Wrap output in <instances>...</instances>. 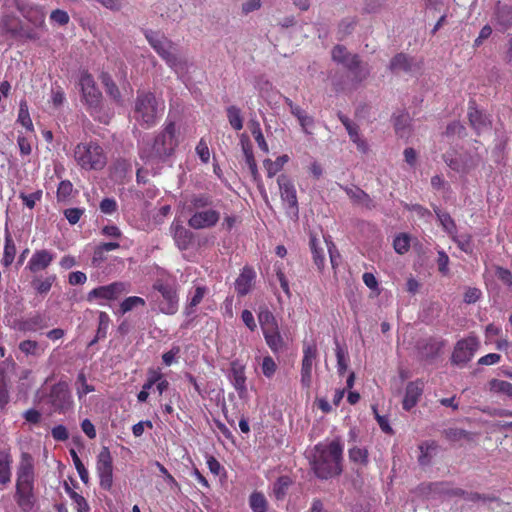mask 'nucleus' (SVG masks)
<instances>
[{
	"label": "nucleus",
	"mask_w": 512,
	"mask_h": 512,
	"mask_svg": "<svg viewBox=\"0 0 512 512\" xmlns=\"http://www.w3.org/2000/svg\"><path fill=\"white\" fill-rule=\"evenodd\" d=\"M414 63L413 58L409 57L404 53L396 54L390 61L389 68L392 72H411Z\"/></svg>",
	"instance_id": "obj_30"
},
{
	"label": "nucleus",
	"mask_w": 512,
	"mask_h": 512,
	"mask_svg": "<svg viewBox=\"0 0 512 512\" xmlns=\"http://www.w3.org/2000/svg\"><path fill=\"white\" fill-rule=\"evenodd\" d=\"M443 159L452 170L463 174L469 173L476 166L472 158L463 160L462 158H453L450 154L445 153Z\"/></svg>",
	"instance_id": "obj_28"
},
{
	"label": "nucleus",
	"mask_w": 512,
	"mask_h": 512,
	"mask_svg": "<svg viewBox=\"0 0 512 512\" xmlns=\"http://www.w3.org/2000/svg\"><path fill=\"white\" fill-rule=\"evenodd\" d=\"M450 482H430L423 483L419 486L420 494L427 499H436L440 497H448Z\"/></svg>",
	"instance_id": "obj_22"
},
{
	"label": "nucleus",
	"mask_w": 512,
	"mask_h": 512,
	"mask_svg": "<svg viewBox=\"0 0 512 512\" xmlns=\"http://www.w3.org/2000/svg\"><path fill=\"white\" fill-rule=\"evenodd\" d=\"M96 472L100 487L110 491L113 485V459L108 447H103L97 456Z\"/></svg>",
	"instance_id": "obj_13"
},
{
	"label": "nucleus",
	"mask_w": 512,
	"mask_h": 512,
	"mask_svg": "<svg viewBox=\"0 0 512 512\" xmlns=\"http://www.w3.org/2000/svg\"><path fill=\"white\" fill-rule=\"evenodd\" d=\"M468 119L470 125L475 129V131L478 134L488 130L491 124L490 120L485 114H483L481 111L477 110L472 106L469 107Z\"/></svg>",
	"instance_id": "obj_27"
},
{
	"label": "nucleus",
	"mask_w": 512,
	"mask_h": 512,
	"mask_svg": "<svg viewBox=\"0 0 512 512\" xmlns=\"http://www.w3.org/2000/svg\"><path fill=\"white\" fill-rule=\"evenodd\" d=\"M155 466L158 468L159 472L164 476L165 478V481L166 483L171 487V488H177L179 489L180 486H179V483L177 482V480L174 478V476L166 469V467L161 464L160 462L156 461L155 463Z\"/></svg>",
	"instance_id": "obj_59"
},
{
	"label": "nucleus",
	"mask_w": 512,
	"mask_h": 512,
	"mask_svg": "<svg viewBox=\"0 0 512 512\" xmlns=\"http://www.w3.org/2000/svg\"><path fill=\"white\" fill-rule=\"evenodd\" d=\"M348 456L351 462L366 466L369 462V454L366 448L354 446L349 449Z\"/></svg>",
	"instance_id": "obj_46"
},
{
	"label": "nucleus",
	"mask_w": 512,
	"mask_h": 512,
	"mask_svg": "<svg viewBox=\"0 0 512 512\" xmlns=\"http://www.w3.org/2000/svg\"><path fill=\"white\" fill-rule=\"evenodd\" d=\"M54 260V254L47 249L35 250L25 269L33 274L47 269Z\"/></svg>",
	"instance_id": "obj_20"
},
{
	"label": "nucleus",
	"mask_w": 512,
	"mask_h": 512,
	"mask_svg": "<svg viewBox=\"0 0 512 512\" xmlns=\"http://www.w3.org/2000/svg\"><path fill=\"white\" fill-rule=\"evenodd\" d=\"M36 469L33 456L28 452L20 454L16 466L14 501L21 512H30L37 503Z\"/></svg>",
	"instance_id": "obj_1"
},
{
	"label": "nucleus",
	"mask_w": 512,
	"mask_h": 512,
	"mask_svg": "<svg viewBox=\"0 0 512 512\" xmlns=\"http://www.w3.org/2000/svg\"><path fill=\"white\" fill-rule=\"evenodd\" d=\"M289 159V156L286 154L277 157L274 161L271 159H265L263 161V165L267 172V177L273 178L283 169L284 165L288 163Z\"/></svg>",
	"instance_id": "obj_37"
},
{
	"label": "nucleus",
	"mask_w": 512,
	"mask_h": 512,
	"mask_svg": "<svg viewBox=\"0 0 512 512\" xmlns=\"http://www.w3.org/2000/svg\"><path fill=\"white\" fill-rule=\"evenodd\" d=\"M495 275L509 290L512 291V273L507 268L497 267Z\"/></svg>",
	"instance_id": "obj_58"
},
{
	"label": "nucleus",
	"mask_w": 512,
	"mask_h": 512,
	"mask_svg": "<svg viewBox=\"0 0 512 512\" xmlns=\"http://www.w3.org/2000/svg\"><path fill=\"white\" fill-rule=\"evenodd\" d=\"M102 82L105 86L106 93L117 103H120L122 100L121 93H120L118 86L112 80V78L108 74H103Z\"/></svg>",
	"instance_id": "obj_48"
},
{
	"label": "nucleus",
	"mask_w": 512,
	"mask_h": 512,
	"mask_svg": "<svg viewBox=\"0 0 512 512\" xmlns=\"http://www.w3.org/2000/svg\"><path fill=\"white\" fill-rule=\"evenodd\" d=\"M226 113L231 127L236 131L241 130L243 128V117L240 109L235 105H231L227 107Z\"/></svg>",
	"instance_id": "obj_44"
},
{
	"label": "nucleus",
	"mask_w": 512,
	"mask_h": 512,
	"mask_svg": "<svg viewBox=\"0 0 512 512\" xmlns=\"http://www.w3.org/2000/svg\"><path fill=\"white\" fill-rule=\"evenodd\" d=\"M171 230L173 239L179 250H187L191 246L194 239L193 233L181 224H172Z\"/></svg>",
	"instance_id": "obj_24"
},
{
	"label": "nucleus",
	"mask_w": 512,
	"mask_h": 512,
	"mask_svg": "<svg viewBox=\"0 0 512 512\" xmlns=\"http://www.w3.org/2000/svg\"><path fill=\"white\" fill-rule=\"evenodd\" d=\"M196 153L203 163H208L210 159V151L207 142L201 138L196 146Z\"/></svg>",
	"instance_id": "obj_63"
},
{
	"label": "nucleus",
	"mask_w": 512,
	"mask_h": 512,
	"mask_svg": "<svg viewBox=\"0 0 512 512\" xmlns=\"http://www.w3.org/2000/svg\"><path fill=\"white\" fill-rule=\"evenodd\" d=\"M277 184L286 215L291 219H297L299 215V205L293 180L286 174H280L277 178Z\"/></svg>",
	"instance_id": "obj_9"
},
{
	"label": "nucleus",
	"mask_w": 512,
	"mask_h": 512,
	"mask_svg": "<svg viewBox=\"0 0 512 512\" xmlns=\"http://www.w3.org/2000/svg\"><path fill=\"white\" fill-rule=\"evenodd\" d=\"M345 192L355 203L363 205L368 209L375 207L371 197L361 188H345Z\"/></svg>",
	"instance_id": "obj_35"
},
{
	"label": "nucleus",
	"mask_w": 512,
	"mask_h": 512,
	"mask_svg": "<svg viewBox=\"0 0 512 512\" xmlns=\"http://www.w3.org/2000/svg\"><path fill=\"white\" fill-rule=\"evenodd\" d=\"M15 7L22 16L36 28H45L46 11L43 6L30 5L23 0H13Z\"/></svg>",
	"instance_id": "obj_16"
},
{
	"label": "nucleus",
	"mask_w": 512,
	"mask_h": 512,
	"mask_svg": "<svg viewBox=\"0 0 512 512\" xmlns=\"http://www.w3.org/2000/svg\"><path fill=\"white\" fill-rule=\"evenodd\" d=\"M438 448V444L436 441H424L419 446L418 449L420 454L418 456V462L421 466H427L430 464L432 459V453L435 452Z\"/></svg>",
	"instance_id": "obj_36"
},
{
	"label": "nucleus",
	"mask_w": 512,
	"mask_h": 512,
	"mask_svg": "<svg viewBox=\"0 0 512 512\" xmlns=\"http://www.w3.org/2000/svg\"><path fill=\"white\" fill-rule=\"evenodd\" d=\"M309 245L312 252L314 264L320 271L323 270L325 266V254L323 248L319 246V239L315 235H311Z\"/></svg>",
	"instance_id": "obj_38"
},
{
	"label": "nucleus",
	"mask_w": 512,
	"mask_h": 512,
	"mask_svg": "<svg viewBox=\"0 0 512 512\" xmlns=\"http://www.w3.org/2000/svg\"><path fill=\"white\" fill-rule=\"evenodd\" d=\"M73 192V184L69 180H63L57 188V200L59 202L66 201Z\"/></svg>",
	"instance_id": "obj_56"
},
{
	"label": "nucleus",
	"mask_w": 512,
	"mask_h": 512,
	"mask_svg": "<svg viewBox=\"0 0 512 512\" xmlns=\"http://www.w3.org/2000/svg\"><path fill=\"white\" fill-rule=\"evenodd\" d=\"M164 105L159 103L154 93L146 91H138L135 107L134 118L136 121L146 127H152L156 124L158 113L163 112Z\"/></svg>",
	"instance_id": "obj_6"
},
{
	"label": "nucleus",
	"mask_w": 512,
	"mask_h": 512,
	"mask_svg": "<svg viewBox=\"0 0 512 512\" xmlns=\"http://www.w3.org/2000/svg\"><path fill=\"white\" fill-rule=\"evenodd\" d=\"M145 304L146 303L143 298L138 297V296H130L121 302L120 312H121V314H125V313L131 311L132 309H134L135 307H138V306L144 307Z\"/></svg>",
	"instance_id": "obj_51"
},
{
	"label": "nucleus",
	"mask_w": 512,
	"mask_h": 512,
	"mask_svg": "<svg viewBox=\"0 0 512 512\" xmlns=\"http://www.w3.org/2000/svg\"><path fill=\"white\" fill-rule=\"evenodd\" d=\"M56 280L57 276L55 274H50L45 278L34 277L31 281V286L37 294L46 295L49 293Z\"/></svg>",
	"instance_id": "obj_34"
},
{
	"label": "nucleus",
	"mask_w": 512,
	"mask_h": 512,
	"mask_svg": "<svg viewBox=\"0 0 512 512\" xmlns=\"http://www.w3.org/2000/svg\"><path fill=\"white\" fill-rule=\"evenodd\" d=\"M76 164L84 170L99 171L107 164V156L103 147L96 140L78 143L73 150Z\"/></svg>",
	"instance_id": "obj_5"
},
{
	"label": "nucleus",
	"mask_w": 512,
	"mask_h": 512,
	"mask_svg": "<svg viewBox=\"0 0 512 512\" xmlns=\"http://www.w3.org/2000/svg\"><path fill=\"white\" fill-rule=\"evenodd\" d=\"M16 256V245L9 232L8 228L5 229V243H4V251L3 257L1 260V264L4 267H9L15 259Z\"/></svg>",
	"instance_id": "obj_31"
},
{
	"label": "nucleus",
	"mask_w": 512,
	"mask_h": 512,
	"mask_svg": "<svg viewBox=\"0 0 512 512\" xmlns=\"http://www.w3.org/2000/svg\"><path fill=\"white\" fill-rule=\"evenodd\" d=\"M393 247L398 254H405L410 249V237L401 233L394 238Z\"/></svg>",
	"instance_id": "obj_54"
},
{
	"label": "nucleus",
	"mask_w": 512,
	"mask_h": 512,
	"mask_svg": "<svg viewBox=\"0 0 512 512\" xmlns=\"http://www.w3.org/2000/svg\"><path fill=\"white\" fill-rule=\"evenodd\" d=\"M48 404L51 405L54 412L65 413L73 407V398L69 385L66 381H59L50 388L47 396Z\"/></svg>",
	"instance_id": "obj_11"
},
{
	"label": "nucleus",
	"mask_w": 512,
	"mask_h": 512,
	"mask_svg": "<svg viewBox=\"0 0 512 512\" xmlns=\"http://www.w3.org/2000/svg\"><path fill=\"white\" fill-rule=\"evenodd\" d=\"M331 55L333 61L341 64L352 74L353 82L359 84L369 76L370 71L367 67L362 66L360 57L357 54L350 53L345 46H334Z\"/></svg>",
	"instance_id": "obj_8"
},
{
	"label": "nucleus",
	"mask_w": 512,
	"mask_h": 512,
	"mask_svg": "<svg viewBox=\"0 0 512 512\" xmlns=\"http://www.w3.org/2000/svg\"><path fill=\"white\" fill-rule=\"evenodd\" d=\"M17 121L28 131H34V126L32 119L30 117L28 104L25 100H22L20 102Z\"/></svg>",
	"instance_id": "obj_45"
},
{
	"label": "nucleus",
	"mask_w": 512,
	"mask_h": 512,
	"mask_svg": "<svg viewBox=\"0 0 512 512\" xmlns=\"http://www.w3.org/2000/svg\"><path fill=\"white\" fill-rule=\"evenodd\" d=\"M83 214L84 209L82 208H68L64 210V216L71 225L77 224Z\"/></svg>",
	"instance_id": "obj_60"
},
{
	"label": "nucleus",
	"mask_w": 512,
	"mask_h": 512,
	"mask_svg": "<svg viewBox=\"0 0 512 512\" xmlns=\"http://www.w3.org/2000/svg\"><path fill=\"white\" fill-rule=\"evenodd\" d=\"M230 379L234 388L239 392V394L247 391L245 366L242 365L238 360L231 362Z\"/></svg>",
	"instance_id": "obj_25"
},
{
	"label": "nucleus",
	"mask_w": 512,
	"mask_h": 512,
	"mask_svg": "<svg viewBox=\"0 0 512 512\" xmlns=\"http://www.w3.org/2000/svg\"><path fill=\"white\" fill-rule=\"evenodd\" d=\"M336 358H337V370L340 376H343L348 369V353L347 351L340 346V344L336 341Z\"/></svg>",
	"instance_id": "obj_49"
},
{
	"label": "nucleus",
	"mask_w": 512,
	"mask_h": 512,
	"mask_svg": "<svg viewBox=\"0 0 512 512\" xmlns=\"http://www.w3.org/2000/svg\"><path fill=\"white\" fill-rule=\"evenodd\" d=\"M292 484V480L289 476H280L273 484V493L277 500L283 499L289 487Z\"/></svg>",
	"instance_id": "obj_42"
},
{
	"label": "nucleus",
	"mask_w": 512,
	"mask_h": 512,
	"mask_svg": "<svg viewBox=\"0 0 512 512\" xmlns=\"http://www.w3.org/2000/svg\"><path fill=\"white\" fill-rule=\"evenodd\" d=\"M342 459L343 444L340 439H334L327 444L318 443L310 460L311 469L317 478L328 480L342 473Z\"/></svg>",
	"instance_id": "obj_2"
},
{
	"label": "nucleus",
	"mask_w": 512,
	"mask_h": 512,
	"mask_svg": "<svg viewBox=\"0 0 512 512\" xmlns=\"http://www.w3.org/2000/svg\"><path fill=\"white\" fill-rule=\"evenodd\" d=\"M19 349L25 355H37L38 354V343L33 340H24L20 342Z\"/></svg>",
	"instance_id": "obj_64"
},
{
	"label": "nucleus",
	"mask_w": 512,
	"mask_h": 512,
	"mask_svg": "<svg viewBox=\"0 0 512 512\" xmlns=\"http://www.w3.org/2000/svg\"><path fill=\"white\" fill-rule=\"evenodd\" d=\"M446 341L442 338L429 337L418 342L417 349L423 360H433L439 356L445 347Z\"/></svg>",
	"instance_id": "obj_19"
},
{
	"label": "nucleus",
	"mask_w": 512,
	"mask_h": 512,
	"mask_svg": "<svg viewBox=\"0 0 512 512\" xmlns=\"http://www.w3.org/2000/svg\"><path fill=\"white\" fill-rule=\"evenodd\" d=\"M20 198L22 199L24 205H26L29 209H33L37 201L42 198V191L38 190L31 194H20Z\"/></svg>",
	"instance_id": "obj_61"
},
{
	"label": "nucleus",
	"mask_w": 512,
	"mask_h": 512,
	"mask_svg": "<svg viewBox=\"0 0 512 512\" xmlns=\"http://www.w3.org/2000/svg\"><path fill=\"white\" fill-rule=\"evenodd\" d=\"M110 322H111L110 317L106 312H104V311L99 312L98 328H97L96 336L89 343V346L96 344L100 339H104L107 336Z\"/></svg>",
	"instance_id": "obj_40"
},
{
	"label": "nucleus",
	"mask_w": 512,
	"mask_h": 512,
	"mask_svg": "<svg viewBox=\"0 0 512 512\" xmlns=\"http://www.w3.org/2000/svg\"><path fill=\"white\" fill-rule=\"evenodd\" d=\"M245 162L250 170L253 181L255 183H257L259 189H261V190H263V192H265L263 183H262V179H261V176L258 171L255 157L254 156L246 157Z\"/></svg>",
	"instance_id": "obj_55"
},
{
	"label": "nucleus",
	"mask_w": 512,
	"mask_h": 512,
	"mask_svg": "<svg viewBox=\"0 0 512 512\" xmlns=\"http://www.w3.org/2000/svg\"><path fill=\"white\" fill-rule=\"evenodd\" d=\"M187 210L191 213L188 226L194 230L210 229L217 225L220 212L213 207V197L209 193H194L189 196Z\"/></svg>",
	"instance_id": "obj_4"
},
{
	"label": "nucleus",
	"mask_w": 512,
	"mask_h": 512,
	"mask_svg": "<svg viewBox=\"0 0 512 512\" xmlns=\"http://www.w3.org/2000/svg\"><path fill=\"white\" fill-rule=\"evenodd\" d=\"M50 19L61 26L67 25L70 21L68 13L61 9L53 10L50 14Z\"/></svg>",
	"instance_id": "obj_62"
},
{
	"label": "nucleus",
	"mask_w": 512,
	"mask_h": 512,
	"mask_svg": "<svg viewBox=\"0 0 512 512\" xmlns=\"http://www.w3.org/2000/svg\"><path fill=\"white\" fill-rule=\"evenodd\" d=\"M207 293V288L204 286H197L193 292V295L189 299L188 304L185 307L186 315H191L195 312V308L201 303L204 296Z\"/></svg>",
	"instance_id": "obj_41"
},
{
	"label": "nucleus",
	"mask_w": 512,
	"mask_h": 512,
	"mask_svg": "<svg viewBox=\"0 0 512 512\" xmlns=\"http://www.w3.org/2000/svg\"><path fill=\"white\" fill-rule=\"evenodd\" d=\"M263 336L266 344L274 354L279 353L284 348L285 342L280 333L279 327L264 332Z\"/></svg>",
	"instance_id": "obj_32"
},
{
	"label": "nucleus",
	"mask_w": 512,
	"mask_h": 512,
	"mask_svg": "<svg viewBox=\"0 0 512 512\" xmlns=\"http://www.w3.org/2000/svg\"><path fill=\"white\" fill-rule=\"evenodd\" d=\"M258 321L261 326L262 333L279 327L274 314L266 306L259 308Z\"/></svg>",
	"instance_id": "obj_33"
},
{
	"label": "nucleus",
	"mask_w": 512,
	"mask_h": 512,
	"mask_svg": "<svg viewBox=\"0 0 512 512\" xmlns=\"http://www.w3.org/2000/svg\"><path fill=\"white\" fill-rule=\"evenodd\" d=\"M65 490H66L67 494L69 495V497L75 502L78 512H89L90 511V506H89L87 500L82 495H80L79 493L72 490L68 486V484L65 485Z\"/></svg>",
	"instance_id": "obj_50"
},
{
	"label": "nucleus",
	"mask_w": 512,
	"mask_h": 512,
	"mask_svg": "<svg viewBox=\"0 0 512 512\" xmlns=\"http://www.w3.org/2000/svg\"><path fill=\"white\" fill-rule=\"evenodd\" d=\"M496 21L497 23L506 30L512 26V7L506 4L501 5L500 3L496 6Z\"/></svg>",
	"instance_id": "obj_39"
},
{
	"label": "nucleus",
	"mask_w": 512,
	"mask_h": 512,
	"mask_svg": "<svg viewBox=\"0 0 512 512\" xmlns=\"http://www.w3.org/2000/svg\"><path fill=\"white\" fill-rule=\"evenodd\" d=\"M179 145V133L176 123L166 120L163 129L151 143H145L140 150V157L145 161L166 160L172 156Z\"/></svg>",
	"instance_id": "obj_3"
},
{
	"label": "nucleus",
	"mask_w": 512,
	"mask_h": 512,
	"mask_svg": "<svg viewBox=\"0 0 512 512\" xmlns=\"http://www.w3.org/2000/svg\"><path fill=\"white\" fill-rule=\"evenodd\" d=\"M261 369L265 377L271 378L277 370V365L271 356H265L261 364Z\"/></svg>",
	"instance_id": "obj_57"
},
{
	"label": "nucleus",
	"mask_w": 512,
	"mask_h": 512,
	"mask_svg": "<svg viewBox=\"0 0 512 512\" xmlns=\"http://www.w3.org/2000/svg\"><path fill=\"white\" fill-rule=\"evenodd\" d=\"M479 347V341L475 336H468L459 340L451 355V363L454 365H464L474 356Z\"/></svg>",
	"instance_id": "obj_15"
},
{
	"label": "nucleus",
	"mask_w": 512,
	"mask_h": 512,
	"mask_svg": "<svg viewBox=\"0 0 512 512\" xmlns=\"http://www.w3.org/2000/svg\"><path fill=\"white\" fill-rule=\"evenodd\" d=\"M70 455L72 457L74 466H75V468H76V470L78 472V475H79L81 481L84 484H87L89 482L88 470L85 468L83 462L81 461V459L79 458L77 452L74 449L70 450Z\"/></svg>",
	"instance_id": "obj_52"
},
{
	"label": "nucleus",
	"mask_w": 512,
	"mask_h": 512,
	"mask_svg": "<svg viewBox=\"0 0 512 512\" xmlns=\"http://www.w3.org/2000/svg\"><path fill=\"white\" fill-rule=\"evenodd\" d=\"M256 273L252 267L245 266L235 281V291L238 296L247 295L255 284Z\"/></svg>",
	"instance_id": "obj_21"
},
{
	"label": "nucleus",
	"mask_w": 512,
	"mask_h": 512,
	"mask_svg": "<svg viewBox=\"0 0 512 512\" xmlns=\"http://www.w3.org/2000/svg\"><path fill=\"white\" fill-rule=\"evenodd\" d=\"M153 289L162 296V300L159 302V310L164 314H175L178 310L179 299L174 285L156 281L153 284Z\"/></svg>",
	"instance_id": "obj_14"
},
{
	"label": "nucleus",
	"mask_w": 512,
	"mask_h": 512,
	"mask_svg": "<svg viewBox=\"0 0 512 512\" xmlns=\"http://www.w3.org/2000/svg\"><path fill=\"white\" fill-rule=\"evenodd\" d=\"M145 37L156 53L166 62V64L178 72L186 65L185 61L178 57L175 53L174 43L160 32L146 30Z\"/></svg>",
	"instance_id": "obj_7"
},
{
	"label": "nucleus",
	"mask_w": 512,
	"mask_h": 512,
	"mask_svg": "<svg viewBox=\"0 0 512 512\" xmlns=\"http://www.w3.org/2000/svg\"><path fill=\"white\" fill-rule=\"evenodd\" d=\"M82 100L91 114L98 112L102 103V93L96 85L93 76L88 71H82L79 78Z\"/></svg>",
	"instance_id": "obj_10"
},
{
	"label": "nucleus",
	"mask_w": 512,
	"mask_h": 512,
	"mask_svg": "<svg viewBox=\"0 0 512 512\" xmlns=\"http://www.w3.org/2000/svg\"><path fill=\"white\" fill-rule=\"evenodd\" d=\"M490 391L497 394H504L512 399V383L499 379L489 381Z\"/></svg>",
	"instance_id": "obj_43"
},
{
	"label": "nucleus",
	"mask_w": 512,
	"mask_h": 512,
	"mask_svg": "<svg viewBox=\"0 0 512 512\" xmlns=\"http://www.w3.org/2000/svg\"><path fill=\"white\" fill-rule=\"evenodd\" d=\"M434 212L443 230L452 238V240H456L457 226L451 215L448 212L441 210L439 207H434Z\"/></svg>",
	"instance_id": "obj_29"
},
{
	"label": "nucleus",
	"mask_w": 512,
	"mask_h": 512,
	"mask_svg": "<svg viewBox=\"0 0 512 512\" xmlns=\"http://www.w3.org/2000/svg\"><path fill=\"white\" fill-rule=\"evenodd\" d=\"M44 326V319L40 314H35L21 323V329L23 331H36Z\"/></svg>",
	"instance_id": "obj_53"
},
{
	"label": "nucleus",
	"mask_w": 512,
	"mask_h": 512,
	"mask_svg": "<svg viewBox=\"0 0 512 512\" xmlns=\"http://www.w3.org/2000/svg\"><path fill=\"white\" fill-rule=\"evenodd\" d=\"M425 382L423 379H416L407 383L405 395L402 401V408L405 411L412 410L423 395Z\"/></svg>",
	"instance_id": "obj_18"
},
{
	"label": "nucleus",
	"mask_w": 512,
	"mask_h": 512,
	"mask_svg": "<svg viewBox=\"0 0 512 512\" xmlns=\"http://www.w3.org/2000/svg\"><path fill=\"white\" fill-rule=\"evenodd\" d=\"M2 32L12 38L22 35V21L15 15L4 14L0 21Z\"/></svg>",
	"instance_id": "obj_26"
},
{
	"label": "nucleus",
	"mask_w": 512,
	"mask_h": 512,
	"mask_svg": "<svg viewBox=\"0 0 512 512\" xmlns=\"http://www.w3.org/2000/svg\"><path fill=\"white\" fill-rule=\"evenodd\" d=\"M13 457L9 449H0V490H5L12 479Z\"/></svg>",
	"instance_id": "obj_23"
},
{
	"label": "nucleus",
	"mask_w": 512,
	"mask_h": 512,
	"mask_svg": "<svg viewBox=\"0 0 512 512\" xmlns=\"http://www.w3.org/2000/svg\"><path fill=\"white\" fill-rule=\"evenodd\" d=\"M129 285L122 281H115L108 285L98 286L87 294V301L94 302L99 301V304H103L101 301H116L123 294L129 291Z\"/></svg>",
	"instance_id": "obj_12"
},
{
	"label": "nucleus",
	"mask_w": 512,
	"mask_h": 512,
	"mask_svg": "<svg viewBox=\"0 0 512 512\" xmlns=\"http://www.w3.org/2000/svg\"><path fill=\"white\" fill-rule=\"evenodd\" d=\"M317 358L316 344H304L301 363V385L309 389L312 384V368Z\"/></svg>",
	"instance_id": "obj_17"
},
{
	"label": "nucleus",
	"mask_w": 512,
	"mask_h": 512,
	"mask_svg": "<svg viewBox=\"0 0 512 512\" xmlns=\"http://www.w3.org/2000/svg\"><path fill=\"white\" fill-rule=\"evenodd\" d=\"M249 505L253 512H266L268 503L263 493L255 491L249 497Z\"/></svg>",
	"instance_id": "obj_47"
}]
</instances>
